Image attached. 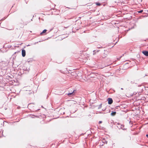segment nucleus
I'll return each mask as SVG.
<instances>
[{"label": "nucleus", "instance_id": "1", "mask_svg": "<svg viewBox=\"0 0 148 148\" xmlns=\"http://www.w3.org/2000/svg\"><path fill=\"white\" fill-rule=\"evenodd\" d=\"M22 55L23 57L25 56L26 55L25 51L24 49H22Z\"/></svg>", "mask_w": 148, "mask_h": 148}, {"label": "nucleus", "instance_id": "2", "mask_svg": "<svg viewBox=\"0 0 148 148\" xmlns=\"http://www.w3.org/2000/svg\"><path fill=\"white\" fill-rule=\"evenodd\" d=\"M108 103L109 104H111L113 102V100L112 98H109L108 99Z\"/></svg>", "mask_w": 148, "mask_h": 148}, {"label": "nucleus", "instance_id": "3", "mask_svg": "<svg viewBox=\"0 0 148 148\" xmlns=\"http://www.w3.org/2000/svg\"><path fill=\"white\" fill-rule=\"evenodd\" d=\"M142 52L146 56H148V51H143Z\"/></svg>", "mask_w": 148, "mask_h": 148}, {"label": "nucleus", "instance_id": "4", "mask_svg": "<svg viewBox=\"0 0 148 148\" xmlns=\"http://www.w3.org/2000/svg\"><path fill=\"white\" fill-rule=\"evenodd\" d=\"M116 114V112H111V116H113L115 115Z\"/></svg>", "mask_w": 148, "mask_h": 148}, {"label": "nucleus", "instance_id": "5", "mask_svg": "<svg viewBox=\"0 0 148 148\" xmlns=\"http://www.w3.org/2000/svg\"><path fill=\"white\" fill-rule=\"evenodd\" d=\"M75 90H73V91L72 92L69 93H68L67 94V95L69 96L71 95H73V93L74 92Z\"/></svg>", "mask_w": 148, "mask_h": 148}, {"label": "nucleus", "instance_id": "6", "mask_svg": "<svg viewBox=\"0 0 148 148\" xmlns=\"http://www.w3.org/2000/svg\"><path fill=\"white\" fill-rule=\"evenodd\" d=\"M47 31V30L46 29H44V30L42 31V32L40 33V34L41 35H42V34L45 33Z\"/></svg>", "mask_w": 148, "mask_h": 148}, {"label": "nucleus", "instance_id": "7", "mask_svg": "<svg viewBox=\"0 0 148 148\" xmlns=\"http://www.w3.org/2000/svg\"><path fill=\"white\" fill-rule=\"evenodd\" d=\"M124 126L123 125H121V127H120V128L122 129L123 130H125V129L123 128Z\"/></svg>", "mask_w": 148, "mask_h": 148}, {"label": "nucleus", "instance_id": "8", "mask_svg": "<svg viewBox=\"0 0 148 148\" xmlns=\"http://www.w3.org/2000/svg\"><path fill=\"white\" fill-rule=\"evenodd\" d=\"M96 4L98 5H100V3L98 2L96 3Z\"/></svg>", "mask_w": 148, "mask_h": 148}, {"label": "nucleus", "instance_id": "9", "mask_svg": "<svg viewBox=\"0 0 148 148\" xmlns=\"http://www.w3.org/2000/svg\"><path fill=\"white\" fill-rule=\"evenodd\" d=\"M143 12V10H140L139 11H138V12L139 13H142V12Z\"/></svg>", "mask_w": 148, "mask_h": 148}, {"label": "nucleus", "instance_id": "10", "mask_svg": "<svg viewBox=\"0 0 148 148\" xmlns=\"http://www.w3.org/2000/svg\"><path fill=\"white\" fill-rule=\"evenodd\" d=\"M102 121H99V124H100V123H102Z\"/></svg>", "mask_w": 148, "mask_h": 148}, {"label": "nucleus", "instance_id": "11", "mask_svg": "<svg viewBox=\"0 0 148 148\" xmlns=\"http://www.w3.org/2000/svg\"><path fill=\"white\" fill-rule=\"evenodd\" d=\"M145 76H148V74H146L145 75Z\"/></svg>", "mask_w": 148, "mask_h": 148}, {"label": "nucleus", "instance_id": "12", "mask_svg": "<svg viewBox=\"0 0 148 148\" xmlns=\"http://www.w3.org/2000/svg\"><path fill=\"white\" fill-rule=\"evenodd\" d=\"M146 136L147 137V138H148V134H147L146 135Z\"/></svg>", "mask_w": 148, "mask_h": 148}, {"label": "nucleus", "instance_id": "13", "mask_svg": "<svg viewBox=\"0 0 148 148\" xmlns=\"http://www.w3.org/2000/svg\"><path fill=\"white\" fill-rule=\"evenodd\" d=\"M121 90H123V88H121Z\"/></svg>", "mask_w": 148, "mask_h": 148}, {"label": "nucleus", "instance_id": "14", "mask_svg": "<svg viewBox=\"0 0 148 148\" xmlns=\"http://www.w3.org/2000/svg\"><path fill=\"white\" fill-rule=\"evenodd\" d=\"M2 121L3 123H4V121Z\"/></svg>", "mask_w": 148, "mask_h": 148}, {"label": "nucleus", "instance_id": "15", "mask_svg": "<svg viewBox=\"0 0 148 148\" xmlns=\"http://www.w3.org/2000/svg\"><path fill=\"white\" fill-rule=\"evenodd\" d=\"M95 51V50L93 51V52H94V51Z\"/></svg>", "mask_w": 148, "mask_h": 148}, {"label": "nucleus", "instance_id": "16", "mask_svg": "<svg viewBox=\"0 0 148 148\" xmlns=\"http://www.w3.org/2000/svg\"><path fill=\"white\" fill-rule=\"evenodd\" d=\"M3 132H2V133H3Z\"/></svg>", "mask_w": 148, "mask_h": 148}]
</instances>
